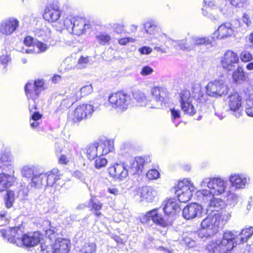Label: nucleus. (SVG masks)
Returning <instances> with one entry per match:
<instances>
[{
	"instance_id": "obj_1",
	"label": "nucleus",
	"mask_w": 253,
	"mask_h": 253,
	"mask_svg": "<svg viewBox=\"0 0 253 253\" xmlns=\"http://www.w3.org/2000/svg\"><path fill=\"white\" fill-rule=\"evenodd\" d=\"M253 234V227L246 228L239 234L240 238L238 241V239L236 238L238 235L237 232L226 231L224 232L222 240L209 242L207 246V250L212 253H228L238 244L247 242Z\"/></svg>"
},
{
	"instance_id": "obj_2",
	"label": "nucleus",
	"mask_w": 253,
	"mask_h": 253,
	"mask_svg": "<svg viewBox=\"0 0 253 253\" xmlns=\"http://www.w3.org/2000/svg\"><path fill=\"white\" fill-rule=\"evenodd\" d=\"M0 233L4 239L8 242L21 247H33L40 242V236L38 233L35 232L32 235H23V232L20 227L6 228L1 229Z\"/></svg>"
},
{
	"instance_id": "obj_3",
	"label": "nucleus",
	"mask_w": 253,
	"mask_h": 253,
	"mask_svg": "<svg viewBox=\"0 0 253 253\" xmlns=\"http://www.w3.org/2000/svg\"><path fill=\"white\" fill-rule=\"evenodd\" d=\"M228 182L221 177H205L200 183L202 187L207 186L209 190H200L197 192L198 196L202 195L211 198L212 194L220 195L226 192Z\"/></svg>"
},
{
	"instance_id": "obj_4",
	"label": "nucleus",
	"mask_w": 253,
	"mask_h": 253,
	"mask_svg": "<svg viewBox=\"0 0 253 253\" xmlns=\"http://www.w3.org/2000/svg\"><path fill=\"white\" fill-rule=\"evenodd\" d=\"M173 46L176 49L184 51H190L195 50L196 46L204 45L207 50H210V48L213 46L212 41L207 37H199L193 35H188L185 39L172 42Z\"/></svg>"
},
{
	"instance_id": "obj_5",
	"label": "nucleus",
	"mask_w": 253,
	"mask_h": 253,
	"mask_svg": "<svg viewBox=\"0 0 253 253\" xmlns=\"http://www.w3.org/2000/svg\"><path fill=\"white\" fill-rule=\"evenodd\" d=\"M220 218L221 216L218 212L213 211L209 213L201 222L202 229L198 232L199 237H208L214 235L218 231Z\"/></svg>"
},
{
	"instance_id": "obj_6",
	"label": "nucleus",
	"mask_w": 253,
	"mask_h": 253,
	"mask_svg": "<svg viewBox=\"0 0 253 253\" xmlns=\"http://www.w3.org/2000/svg\"><path fill=\"white\" fill-rule=\"evenodd\" d=\"M152 95L150 99L147 100L146 107L150 109H160L166 106L169 98L167 90L163 87L155 86L150 90Z\"/></svg>"
},
{
	"instance_id": "obj_7",
	"label": "nucleus",
	"mask_w": 253,
	"mask_h": 253,
	"mask_svg": "<svg viewBox=\"0 0 253 253\" xmlns=\"http://www.w3.org/2000/svg\"><path fill=\"white\" fill-rule=\"evenodd\" d=\"M46 87L45 82L42 79L36 80L34 82L32 81L28 82L25 86V91L27 98L33 101V104L29 103V109L31 111L32 109L36 108L35 100L38 98L40 94Z\"/></svg>"
},
{
	"instance_id": "obj_8",
	"label": "nucleus",
	"mask_w": 253,
	"mask_h": 253,
	"mask_svg": "<svg viewBox=\"0 0 253 253\" xmlns=\"http://www.w3.org/2000/svg\"><path fill=\"white\" fill-rule=\"evenodd\" d=\"M108 101L112 108L118 113L126 111L130 106L131 97L129 95L122 91L111 94Z\"/></svg>"
},
{
	"instance_id": "obj_9",
	"label": "nucleus",
	"mask_w": 253,
	"mask_h": 253,
	"mask_svg": "<svg viewBox=\"0 0 253 253\" xmlns=\"http://www.w3.org/2000/svg\"><path fill=\"white\" fill-rule=\"evenodd\" d=\"M62 28H66L70 32L75 35H80L84 31L89 28L85 20L82 17H68L64 21V23L61 26Z\"/></svg>"
},
{
	"instance_id": "obj_10",
	"label": "nucleus",
	"mask_w": 253,
	"mask_h": 253,
	"mask_svg": "<svg viewBox=\"0 0 253 253\" xmlns=\"http://www.w3.org/2000/svg\"><path fill=\"white\" fill-rule=\"evenodd\" d=\"M195 189L196 188L191 180L185 178L180 181L175 191L179 202L185 203L189 201Z\"/></svg>"
},
{
	"instance_id": "obj_11",
	"label": "nucleus",
	"mask_w": 253,
	"mask_h": 253,
	"mask_svg": "<svg viewBox=\"0 0 253 253\" xmlns=\"http://www.w3.org/2000/svg\"><path fill=\"white\" fill-rule=\"evenodd\" d=\"M207 93L208 95L218 97L227 94L229 90L228 86L224 80H215L209 83L207 85Z\"/></svg>"
},
{
	"instance_id": "obj_12",
	"label": "nucleus",
	"mask_w": 253,
	"mask_h": 253,
	"mask_svg": "<svg viewBox=\"0 0 253 253\" xmlns=\"http://www.w3.org/2000/svg\"><path fill=\"white\" fill-rule=\"evenodd\" d=\"M99 105L93 102L89 103H84L79 105L75 109L74 112V120L75 122H79L83 119L90 117L93 113L99 107Z\"/></svg>"
},
{
	"instance_id": "obj_13",
	"label": "nucleus",
	"mask_w": 253,
	"mask_h": 253,
	"mask_svg": "<svg viewBox=\"0 0 253 253\" xmlns=\"http://www.w3.org/2000/svg\"><path fill=\"white\" fill-rule=\"evenodd\" d=\"M179 101L182 111L187 114L193 115L197 111V106H195L194 98L188 90H182L179 94Z\"/></svg>"
},
{
	"instance_id": "obj_14",
	"label": "nucleus",
	"mask_w": 253,
	"mask_h": 253,
	"mask_svg": "<svg viewBox=\"0 0 253 253\" xmlns=\"http://www.w3.org/2000/svg\"><path fill=\"white\" fill-rule=\"evenodd\" d=\"M226 103L229 110L233 112V114L239 118L242 113V97L239 93L234 92L231 93L227 97Z\"/></svg>"
},
{
	"instance_id": "obj_15",
	"label": "nucleus",
	"mask_w": 253,
	"mask_h": 253,
	"mask_svg": "<svg viewBox=\"0 0 253 253\" xmlns=\"http://www.w3.org/2000/svg\"><path fill=\"white\" fill-rule=\"evenodd\" d=\"M228 180L230 184V188L235 190H243L249 184L250 177L246 174L239 172H233L228 176Z\"/></svg>"
},
{
	"instance_id": "obj_16",
	"label": "nucleus",
	"mask_w": 253,
	"mask_h": 253,
	"mask_svg": "<svg viewBox=\"0 0 253 253\" xmlns=\"http://www.w3.org/2000/svg\"><path fill=\"white\" fill-rule=\"evenodd\" d=\"M42 246L43 253H68L70 249V241L68 239L58 238L54 244L43 249Z\"/></svg>"
},
{
	"instance_id": "obj_17",
	"label": "nucleus",
	"mask_w": 253,
	"mask_h": 253,
	"mask_svg": "<svg viewBox=\"0 0 253 253\" xmlns=\"http://www.w3.org/2000/svg\"><path fill=\"white\" fill-rule=\"evenodd\" d=\"M19 26V20L13 17H10L2 20L0 23V34L4 36L12 35Z\"/></svg>"
},
{
	"instance_id": "obj_18",
	"label": "nucleus",
	"mask_w": 253,
	"mask_h": 253,
	"mask_svg": "<svg viewBox=\"0 0 253 253\" xmlns=\"http://www.w3.org/2000/svg\"><path fill=\"white\" fill-rule=\"evenodd\" d=\"M168 42L173 46L172 42L174 40L170 38L168 36L163 33L161 31L160 34L154 37H152L151 39V44L154 46V49L157 52L164 53L166 52L165 49L163 47V45Z\"/></svg>"
},
{
	"instance_id": "obj_19",
	"label": "nucleus",
	"mask_w": 253,
	"mask_h": 253,
	"mask_svg": "<svg viewBox=\"0 0 253 253\" xmlns=\"http://www.w3.org/2000/svg\"><path fill=\"white\" fill-rule=\"evenodd\" d=\"M203 208L197 203H192L187 205L182 210L183 217L187 220L192 219L197 217H201Z\"/></svg>"
},
{
	"instance_id": "obj_20",
	"label": "nucleus",
	"mask_w": 253,
	"mask_h": 253,
	"mask_svg": "<svg viewBox=\"0 0 253 253\" xmlns=\"http://www.w3.org/2000/svg\"><path fill=\"white\" fill-rule=\"evenodd\" d=\"M111 176L119 180H123L128 175V169L124 164H116L109 169Z\"/></svg>"
},
{
	"instance_id": "obj_21",
	"label": "nucleus",
	"mask_w": 253,
	"mask_h": 253,
	"mask_svg": "<svg viewBox=\"0 0 253 253\" xmlns=\"http://www.w3.org/2000/svg\"><path fill=\"white\" fill-rule=\"evenodd\" d=\"M234 29L230 23H225L221 25L218 29L212 35V39H222L231 36Z\"/></svg>"
},
{
	"instance_id": "obj_22",
	"label": "nucleus",
	"mask_w": 253,
	"mask_h": 253,
	"mask_svg": "<svg viewBox=\"0 0 253 253\" xmlns=\"http://www.w3.org/2000/svg\"><path fill=\"white\" fill-rule=\"evenodd\" d=\"M163 210L166 214L173 216L180 211L179 203L174 198L165 200L163 204Z\"/></svg>"
},
{
	"instance_id": "obj_23",
	"label": "nucleus",
	"mask_w": 253,
	"mask_h": 253,
	"mask_svg": "<svg viewBox=\"0 0 253 253\" xmlns=\"http://www.w3.org/2000/svg\"><path fill=\"white\" fill-rule=\"evenodd\" d=\"M15 170H13L11 174L0 173V192H3L13 185L17 180L14 175Z\"/></svg>"
},
{
	"instance_id": "obj_24",
	"label": "nucleus",
	"mask_w": 253,
	"mask_h": 253,
	"mask_svg": "<svg viewBox=\"0 0 253 253\" xmlns=\"http://www.w3.org/2000/svg\"><path fill=\"white\" fill-rule=\"evenodd\" d=\"M156 195V191L149 186L140 187L137 190V195L140 197L141 202H152Z\"/></svg>"
},
{
	"instance_id": "obj_25",
	"label": "nucleus",
	"mask_w": 253,
	"mask_h": 253,
	"mask_svg": "<svg viewBox=\"0 0 253 253\" xmlns=\"http://www.w3.org/2000/svg\"><path fill=\"white\" fill-rule=\"evenodd\" d=\"M150 220H152L156 224L163 226H166L167 224L162 218V215L158 213L157 210L154 209L147 212L146 214L141 218L140 221L142 223H145Z\"/></svg>"
},
{
	"instance_id": "obj_26",
	"label": "nucleus",
	"mask_w": 253,
	"mask_h": 253,
	"mask_svg": "<svg viewBox=\"0 0 253 253\" xmlns=\"http://www.w3.org/2000/svg\"><path fill=\"white\" fill-rule=\"evenodd\" d=\"M61 16L59 7L57 5H50L45 9L43 18L47 21L53 22L59 19Z\"/></svg>"
},
{
	"instance_id": "obj_27",
	"label": "nucleus",
	"mask_w": 253,
	"mask_h": 253,
	"mask_svg": "<svg viewBox=\"0 0 253 253\" xmlns=\"http://www.w3.org/2000/svg\"><path fill=\"white\" fill-rule=\"evenodd\" d=\"M0 168L5 170L14 169L13 157L11 152H3L0 158Z\"/></svg>"
},
{
	"instance_id": "obj_28",
	"label": "nucleus",
	"mask_w": 253,
	"mask_h": 253,
	"mask_svg": "<svg viewBox=\"0 0 253 253\" xmlns=\"http://www.w3.org/2000/svg\"><path fill=\"white\" fill-rule=\"evenodd\" d=\"M214 195L212 194L211 198L202 196L203 200L204 202L208 203V206L210 209L208 211L211 210V212H218L217 210L224 206L223 201L221 199L214 198Z\"/></svg>"
},
{
	"instance_id": "obj_29",
	"label": "nucleus",
	"mask_w": 253,
	"mask_h": 253,
	"mask_svg": "<svg viewBox=\"0 0 253 253\" xmlns=\"http://www.w3.org/2000/svg\"><path fill=\"white\" fill-rule=\"evenodd\" d=\"M234 191L235 190L230 188L226 191L225 196L227 203L233 207L235 206L238 204L240 199V195Z\"/></svg>"
},
{
	"instance_id": "obj_30",
	"label": "nucleus",
	"mask_w": 253,
	"mask_h": 253,
	"mask_svg": "<svg viewBox=\"0 0 253 253\" xmlns=\"http://www.w3.org/2000/svg\"><path fill=\"white\" fill-rule=\"evenodd\" d=\"M97 144L100 155H106L114 149L113 142L111 140H105Z\"/></svg>"
},
{
	"instance_id": "obj_31",
	"label": "nucleus",
	"mask_w": 253,
	"mask_h": 253,
	"mask_svg": "<svg viewBox=\"0 0 253 253\" xmlns=\"http://www.w3.org/2000/svg\"><path fill=\"white\" fill-rule=\"evenodd\" d=\"M143 26L146 33L150 35H152V37L160 34L162 31L161 28L153 21L145 22Z\"/></svg>"
},
{
	"instance_id": "obj_32",
	"label": "nucleus",
	"mask_w": 253,
	"mask_h": 253,
	"mask_svg": "<svg viewBox=\"0 0 253 253\" xmlns=\"http://www.w3.org/2000/svg\"><path fill=\"white\" fill-rule=\"evenodd\" d=\"M48 48L46 44L42 42L38 41L34 44L33 48H24L23 52L27 53H40L45 52Z\"/></svg>"
},
{
	"instance_id": "obj_33",
	"label": "nucleus",
	"mask_w": 253,
	"mask_h": 253,
	"mask_svg": "<svg viewBox=\"0 0 253 253\" xmlns=\"http://www.w3.org/2000/svg\"><path fill=\"white\" fill-rule=\"evenodd\" d=\"M45 179V185L48 186H53L58 180L59 179V176L58 174V170L56 169H52L46 173Z\"/></svg>"
},
{
	"instance_id": "obj_34",
	"label": "nucleus",
	"mask_w": 253,
	"mask_h": 253,
	"mask_svg": "<svg viewBox=\"0 0 253 253\" xmlns=\"http://www.w3.org/2000/svg\"><path fill=\"white\" fill-rule=\"evenodd\" d=\"M221 63H238V55L231 50H227L221 58Z\"/></svg>"
},
{
	"instance_id": "obj_35",
	"label": "nucleus",
	"mask_w": 253,
	"mask_h": 253,
	"mask_svg": "<svg viewBox=\"0 0 253 253\" xmlns=\"http://www.w3.org/2000/svg\"><path fill=\"white\" fill-rule=\"evenodd\" d=\"M95 38L97 42L102 45L109 44L112 40L111 36L105 32L98 33Z\"/></svg>"
},
{
	"instance_id": "obj_36",
	"label": "nucleus",
	"mask_w": 253,
	"mask_h": 253,
	"mask_svg": "<svg viewBox=\"0 0 253 253\" xmlns=\"http://www.w3.org/2000/svg\"><path fill=\"white\" fill-rule=\"evenodd\" d=\"M134 99L140 106H146L147 99L145 93L140 90L134 91L133 93Z\"/></svg>"
},
{
	"instance_id": "obj_37",
	"label": "nucleus",
	"mask_w": 253,
	"mask_h": 253,
	"mask_svg": "<svg viewBox=\"0 0 253 253\" xmlns=\"http://www.w3.org/2000/svg\"><path fill=\"white\" fill-rule=\"evenodd\" d=\"M45 177L46 174H44V173L35 174L31 179L32 184L35 187L38 188H40L43 185H45Z\"/></svg>"
},
{
	"instance_id": "obj_38",
	"label": "nucleus",
	"mask_w": 253,
	"mask_h": 253,
	"mask_svg": "<svg viewBox=\"0 0 253 253\" xmlns=\"http://www.w3.org/2000/svg\"><path fill=\"white\" fill-rule=\"evenodd\" d=\"M93 91V87L91 84L83 86L79 91L74 92L78 100L81 99L83 96L90 94Z\"/></svg>"
},
{
	"instance_id": "obj_39",
	"label": "nucleus",
	"mask_w": 253,
	"mask_h": 253,
	"mask_svg": "<svg viewBox=\"0 0 253 253\" xmlns=\"http://www.w3.org/2000/svg\"><path fill=\"white\" fill-rule=\"evenodd\" d=\"M218 8L220 11L226 17H231L233 15L234 10L232 5L229 4H227L225 0L220 4Z\"/></svg>"
},
{
	"instance_id": "obj_40",
	"label": "nucleus",
	"mask_w": 253,
	"mask_h": 253,
	"mask_svg": "<svg viewBox=\"0 0 253 253\" xmlns=\"http://www.w3.org/2000/svg\"><path fill=\"white\" fill-rule=\"evenodd\" d=\"M98 147L97 143H95L88 147L86 150V156L90 160H93L100 156L99 154Z\"/></svg>"
},
{
	"instance_id": "obj_41",
	"label": "nucleus",
	"mask_w": 253,
	"mask_h": 253,
	"mask_svg": "<svg viewBox=\"0 0 253 253\" xmlns=\"http://www.w3.org/2000/svg\"><path fill=\"white\" fill-rule=\"evenodd\" d=\"M21 173L23 177L31 178L35 175V168L32 166L26 165L22 167Z\"/></svg>"
},
{
	"instance_id": "obj_42",
	"label": "nucleus",
	"mask_w": 253,
	"mask_h": 253,
	"mask_svg": "<svg viewBox=\"0 0 253 253\" xmlns=\"http://www.w3.org/2000/svg\"><path fill=\"white\" fill-rule=\"evenodd\" d=\"M78 99L74 93H72L68 98L63 99L61 102L60 107L62 109L67 108L72 105L76 101H78Z\"/></svg>"
},
{
	"instance_id": "obj_43",
	"label": "nucleus",
	"mask_w": 253,
	"mask_h": 253,
	"mask_svg": "<svg viewBox=\"0 0 253 253\" xmlns=\"http://www.w3.org/2000/svg\"><path fill=\"white\" fill-rule=\"evenodd\" d=\"M245 111L248 116L253 117V96L250 95L246 99Z\"/></svg>"
},
{
	"instance_id": "obj_44",
	"label": "nucleus",
	"mask_w": 253,
	"mask_h": 253,
	"mask_svg": "<svg viewBox=\"0 0 253 253\" xmlns=\"http://www.w3.org/2000/svg\"><path fill=\"white\" fill-rule=\"evenodd\" d=\"M15 193L11 190H7L6 194L5 196V204L7 208H11L15 200Z\"/></svg>"
},
{
	"instance_id": "obj_45",
	"label": "nucleus",
	"mask_w": 253,
	"mask_h": 253,
	"mask_svg": "<svg viewBox=\"0 0 253 253\" xmlns=\"http://www.w3.org/2000/svg\"><path fill=\"white\" fill-rule=\"evenodd\" d=\"M246 75L243 71V68L241 67H238L233 74V79L236 83L243 81L246 80Z\"/></svg>"
},
{
	"instance_id": "obj_46",
	"label": "nucleus",
	"mask_w": 253,
	"mask_h": 253,
	"mask_svg": "<svg viewBox=\"0 0 253 253\" xmlns=\"http://www.w3.org/2000/svg\"><path fill=\"white\" fill-rule=\"evenodd\" d=\"M193 93H194V96L192 97L194 98L195 103L197 101L199 103L203 104L206 102L207 96L204 94L200 90L197 89Z\"/></svg>"
},
{
	"instance_id": "obj_47",
	"label": "nucleus",
	"mask_w": 253,
	"mask_h": 253,
	"mask_svg": "<svg viewBox=\"0 0 253 253\" xmlns=\"http://www.w3.org/2000/svg\"><path fill=\"white\" fill-rule=\"evenodd\" d=\"M96 245L93 243L85 244L82 247L79 253H96Z\"/></svg>"
},
{
	"instance_id": "obj_48",
	"label": "nucleus",
	"mask_w": 253,
	"mask_h": 253,
	"mask_svg": "<svg viewBox=\"0 0 253 253\" xmlns=\"http://www.w3.org/2000/svg\"><path fill=\"white\" fill-rule=\"evenodd\" d=\"M231 5L238 8H246L249 5L248 0H229Z\"/></svg>"
},
{
	"instance_id": "obj_49",
	"label": "nucleus",
	"mask_w": 253,
	"mask_h": 253,
	"mask_svg": "<svg viewBox=\"0 0 253 253\" xmlns=\"http://www.w3.org/2000/svg\"><path fill=\"white\" fill-rule=\"evenodd\" d=\"M89 205L92 207L91 211H99L101 209L103 204L94 198H91L90 200Z\"/></svg>"
},
{
	"instance_id": "obj_50",
	"label": "nucleus",
	"mask_w": 253,
	"mask_h": 253,
	"mask_svg": "<svg viewBox=\"0 0 253 253\" xmlns=\"http://www.w3.org/2000/svg\"><path fill=\"white\" fill-rule=\"evenodd\" d=\"M160 172L156 169H151L146 173V176L149 180H155L160 177Z\"/></svg>"
},
{
	"instance_id": "obj_51",
	"label": "nucleus",
	"mask_w": 253,
	"mask_h": 253,
	"mask_svg": "<svg viewBox=\"0 0 253 253\" xmlns=\"http://www.w3.org/2000/svg\"><path fill=\"white\" fill-rule=\"evenodd\" d=\"M107 163V160L105 158L101 157L100 156L97 157L95 161V167L97 169H100L104 167Z\"/></svg>"
},
{
	"instance_id": "obj_52",
	"label": "nucleus",
	"mask_w": 253,
	"mask_h": 253,
	"mask_svg": "<svg viewBox=\"0 0 253 253\" xmlns=\"http://www.w3.org/2000/svg\"><path fill=\"white\" fill-rule=\"evenodd\" d=\"M171 121L173 123H175V121L181 117L180 111L175 108L170 109Z\"/></svg>"
},
{
	"instance_id": "obj_53",
	"label": "nucleus",
	"mask_w": 253,
	"mask_h": 253,
	"mask_svg": "<svg viewBox=\"0 0 253 253\" xmlns=\"http://www.w3.org/2000/svg\"><path fill=\"white\" fill-rule=\"evenodd\" d=\"M240 58L242 62H247L252 59V56L249 52L244 51L241 53Z\"/></svg>"
},
{
	"instance_id": "obj_54",
	"label": "nucleus",
	"mask_w": 253,
	"mask_h": 253,
	"mask_svg": "<svg viewBox=\"0 0 253 253\" xmlns=\"http://www.w3.org/2000/svg\"><path fill=\"white\" fill-rule=\"evenodd\" d=\"M112 27L114 28L115 33L119 34L124 32L125 25L122 23H115L113 24Z\"/></svg>"
},
{
	"instance_id": "obj_55",
	"label": "nucleus",
	"mask_w": 253,
	"mask_h": 253,
	"mask_svg": "<svg viewBox=\"0 0 253 253\" xmlns=\"http://www.w3.org/2000/svg\"><path fill=\"white\" fill-rule=\"evenodd\" d=\"M130 168L133 173H135L139 170H141L140 166H138V163L136 162L135 159H132L130 161Z\"/></svg>"
},
{
	"instance_id": "obj_56",
	"label": "nucleus",
	"mask_w": 253,
	"mask_h": 253,
	"mask_svg": "<svg viewBox=\"0 0 253 253\" xmlns=\"http://www.w3.org/2000/svg\"><path fill=\"white\" fill-rule=\"evenodd\" d=\"M24 43L26 46H28L27 48H33L34 44L36 42L34 41V39L32 37L30 36H27L25 38Z\"/></svg>"
},
{
	"instance_id": "obj_57",
	"label": "nucleus",
	"mask_w": 253,
	"mask_h": 253,
	"mask_svg": "<svg viewBox=\"0 0 253 253\" xmlns=\"http://www.w3.org/2000/svg\"><path fill=\"white\" fill-rule=\"evenodd\" d=\"M76 66H72V64H61L60 68V72L66 73V72L74 69Z\"/></svg>"
},
{
	"instance_id": "obj_58",
	"label": "nucleus",
	"mask_w": 253,
	"mask_h": 253,
	"mask_svg": "<svg viewBox=\"0 0 253 253\" xmlns=\"http://www.w3.org/2000/svg\"><path fill=\"white\" fill-rule=\"evenodd\" d=\"M183 241L186 246L189 248H193L196 246L195 241L189 237H185Z\"/></svg>"
},
{
	"instance_id": "obj_59",
	"label": "nucleus",
	"mask_w": 253,
	"mask_h": 253,
	"mask_svg": "<svg viewBox=\"0 0 253 253\" xmlns=\"http://www.w3.org/2000/svg\"><path fill=\"white\" fill-rule=\"evenodd\" d=\"M153 72V69L148 66H144L140 72L142 76H147L152 74Z\"/></svg>"
},
{
	"instance_id": "obj_60",
	"label": "nucleus",
	"mask_w": 253,
	"mask_h": 253,
	"mask_svg": "<svg viewBox=\"0 0 253 253\" xmlns=\"http://www.w3.org/2000/svg\"><path fill=\"white\" fill-rule=\"evenodd\" d=\"M135 160L138 163V166H140V169L141 170L142 168L143 167L145 164L148 162V158H142V157H136Z\"/></svg>"
},
{
	"instance_id": "obj_61",
	"label": "nucleus",
	"mask_w": 253,
	"mask_h": 253,
	"mask_svg": "<svg viewBox=\"0 0 253 253\" xmlns=\"http://www.w3.org/2000/svg\"><path fill=\"white\" fill-rule=\"evenodd\" d=\"M242 21L248 27H250L252 25V22L250 18V16L248 14L246 13L243 14Z\"/></svg>"
},
{
	"instance_id": "obj_62",
	"label": "nucleus",
	"mask_w": 253,
	"mask_h": 253,
	"mask_svg": "<svg viewBox=\"0 0 253 253\" xmlns=\"http://www.w3.org/2000/svg\"><path fill=\"white\" fill-rule=\"evenodd\" d=\"M204 3L205 6L209 7L211 9L216 8V3L214 0H204Z\"/></svg>"
},
{
	"instance_id": "obj_63",
	"label": "nucleus",
	"mask_w": 253,
	"mask_h": 253,
	"mask_svg": "<svg viewBox=\"0 0 253 253\" xmlns=\"http://www.w3.org/2000/svg\"><path fill=\"white\" fill-rule=\"evenodd\" d=\"M135 40L131 38H124L120 39L118 42L120 44L125 45L129 42H133Z\"/></svg>"
},
{
	"instance_id": "obj_64",
	"label": "nucleus",
	"mask_w": 253,
	"mask_h": 253,
	"mask_svg": "<svg viewBox=\"0 0 253 253\" xmlns=\"http://www.w3.org/2000/svg\"><path fill=\"white\" fill-rule=\"evenodd\" d=\"M138 50L141 54H150L152 52V49L150 47H148L147 46H144L142 47H140L138 49Z\"/></svg>"
}]
</instances>
